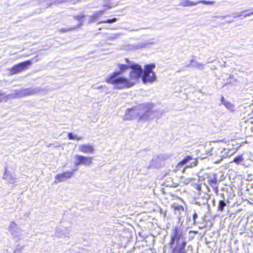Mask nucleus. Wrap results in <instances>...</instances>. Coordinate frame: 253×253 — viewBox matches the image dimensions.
I'll use <instances>...</instances> for the list:
<instances>
[{"label": "nucleus", "mask_w": 253, "mask_h": 253, "mask_svg": "<svg viewBox=\"0 0 253 253\" xmlns=\"http://www.w3.org/2000/svg\"><path fill=\"white\" fill-rule=\"evenodd\" d=\"M152 107V104L146 103L139 104L131 108H128L124 115V120H131L138 117L139 121L146 120L153 112Z\"/></svg>", "instance_id": "obj_1"}, {"label": "nucleus", "mask_w": 253, "mask_h": 253, "mask_svg": "<svg viewBox=\"0 0 253 253\" xmlns=\"http://www.w3.org/2000/svg\"><path fill=\"white\" fill-rule=\"evenodd\" d=\"M119 75L117 73H112L105 78V81L107 84H112L114 88L117 89L129 88L134 85L133 82L126 78L118 77Z\"/></svg>", "instance_id": "obj_2"}, {"label": "nucleus", "mask_w": 253, "mask_h": 253, "mask_svg": "<svg viewBox=\"0 0 253 253\" xmlns=\"http://www.w3.org/2000/svg\"><path fill=\"white\" fill-rule=\"evenodd\" d=\"M155 67L154 64L146 65L144 67V70L142 76V80L145 84L152 83L156 80V77L153 69Z\"/></svg>", "instance_id": "obj_3"}, {"label": "nucleus", "mask_w": 253, "mask_h": 253, "mask_svg": "<svg viewBox=\"0 0 253 253\" xmlns=\"http://www.w3.org/2000/svg\"><path fill=\"white\" fill-rule=\"evenodd\" d=\"M180 239L182 240L181 243L183 241H185V238L183 237L182 234L181 232L179 230V228L178 226H175L173 229V232L171 233L170 235V238L169 242V245L170 247L172 249L174 248V245L175 243H176V246L180 245L181 243H180Z\"/></svg>", "instance_id": "obj_4"}, {"label": "nucleus", "mask_w": 253, "mask_h": 253, "mask_svg": "<svg viewBox=\"0 0 253 253\" xmlns=\"http://www.w3.org/2000/svg\"><path fill=\"white\" fill-rule=\"evenodd\" d=\"M130 68L132 70L129 72V79H128L133 82L134 84L135 82L138 81L141 77L143 70L140 65L135 64L130 65Z\"/></svg>", "instance_id": "obj_5"}, {"label": "nucleus", "mask_w": 253, "mask_h": 253, "mask_svg": "<svg viewBox=\"0 0 253 253\" xmlns=\"http://www.w3.org/2000/svg\"><path fill=\"white\" fill-rule=\"evenodd\" d=\"M76 162L75 165L76 166L79 165H84L85 166H89L92 164L93 157H87L83 155H76L75 156Z\"/></svg>", "instance_id": "obj_6"}, {"label": "nucleus", "mask_w": 253, "mask_h": 253, "mask_svg": "<svg viewBox=\"0 0 253 253\" xmlns=\"http://www.w3.org/2000/svg\"><path fill=\"white\" fill-rule=\"evenodd\" d=\"M73 171H67L57 174L55 176L54 182L57 183L70 178L73 175Z\"/></svg>", "instance_id": "obj_7"}, {"label": "nucleus", "mask_w": 253, "mask_h": 253, "mask_svg": "<svg viewBox=\"0 0 253 253\" xmlns=\"http://www.w3.org/2000/svg\"><path fill=\"white\" fill-rule=\"evenodd\" d=\"M79 151L84 154H92L94 151V148L93 145L84 144L79 146Z\"/></svg>", "instance_id": "obj_8"}, {"label": "nucleus", "mask_w": 253, "mask_h": 253, "mask_svg": "<svg viewBox=\"0 0 253 253\" xmlns=\"http://www.w3.org/2000/svg\"><path fill=\"white\" fill-rule=\"evenodd\" d=\"M186 242L183 241L180 245L175 246L172 250V253H186L185 246Z\"/></svg>", "instance_id": "obj_9"}, {"label": "nucleus", "mask_w": 253, "mask_h": 253, "mask_svg": "<svg viewBox=\"0 0 253 253\" xmlns=\"http://www.w3.org/2000/svg\"><path fill=\"white\" fill-rule=\"evenodd\" d=\"M194 179V178H186L184 176H181L179 177V182H178V186H186Z\"/></svg>", "instance_id": "obj_10"}, {"label": "nucleus", "mask_w": 253, "mask_h": 253, "mask_svg": "<svg viewBox=\"0 0 253 253\" xmlns=\"http://www.w3.org/2000/svg\"><path fill=\"white\" fill-rule=\"evenodd\" d=\"M165 184L167 186L175 188L178 186V182H174L171 177H167L165 181Z\"/></svg>", "instance_id": "obj_11"}, {"label": "nucleus", "mask_w": 253, "mask_h": 253, "mask_svg": "<svg viewBox=\"0 0 253 253\" xmlns=\"http://www.w3.org/2000/svg\"><path fill=\"white\" fill-rule=\"evenodd\" d=\"M208 183L213 188L214 192L217 193L218 192V187L217 179L215 177L211 178L208 180Z\"/></svg>", "instance_id": "obj_12"}, {"label": "nucleus", "mask_w": 253, "mask_h": 253, "mask_svg": "<svg viewBox=\"0 0 253 253\" xmlns=\"http://www.w3.org/2000/svg\"><path fill=\"white\" fill-rule=\"evenodd\" d=\"M105 10H99L94 13L89 18L90 23H94L96 22L104 13Z\"/></svg>", "instance_id": "obj_13"}, {"label": "nucleus", "mask_w": 253, "mask_h": 253, "mask_svg": "<svg viewBox=\"0 0 253 253\" xmlns=\"http://www.w3.org/2000/svg\"><path fill=\"white\" fill-rule=\"evenodd\" d=\"M220 196L224 199V195L223 194H220ZM226 206H227V202H226L224 200H220L218 202L217 210L220 211H223Z\"/></svg>", "instance_id": "obj_14"}, {"label": "nucleus", "mask_w": 253, "mask_h": 253, "mask_svg": "<svg viewBox=\"0 0 253 253\" xmlns=\"http://www.w3.org/2000/svg\"><path fill=\"white\" fill-rule=\"evenodd\" d=\"M32 64V61L31 60H26L19 63L22 71L28 69Z\"/></svg>", "instance_id": "obj_15"}, {"label": "nucleus", "mask_w": 253, "mask_h": 253, "mask_svg": "<svg viewBox=\"0 0 253 253\" xmlns=\"http://www.w3.org/2000/svg\"><path fill=\"white\" fill-rule=\"evenodd\" d=\"M22 72L19 63L13 65L10 69V73L11 75L16 74Z\"/></svg>", "instance_id": "obj_16"}, {"label": "nucleus", "mask_w": 253, "mask_h": 253, "mask_svg": "<svg viewBox=\"0 0 253 253\" xmlns=\"http://www.w3.org/2000/svg\"><path fill=\"white\" fill-rule=\"evenodd\" d=\"M118 67L119 70L115 71L113 73H117L118 74L120 75L121 74L124 73L126 70H127L128 68H130V66L126 64H120L118 65Z\"/></svg>", "instance_id": "obj_17"}, {"label": "nucleus", "mask_w": 253, "mask_h": 253, "mask_svg": "<svg viewBox=\"0 0 253 253\" xmlns=\"http://www.w3.org/2000/svg\"><path fill=\"white\" fill-rule=\"evenodd\" d=\"M198 3L197 2L191 1L189 0H185L181 3V5L183 7L191 6L196 5Z\"/></svg>", "instance_id": "obj_18"}, {"label": "nucleus", "mask_w": 253, "mask_h": 253, "mask_svg": "<svg viewBox=\"0 0 253 253\" xmlns=\"http://www.w3.org/2000/svg\"><path fill=\"white\" fill-rule=\"evenodd\" d=\"M221 101L222 104L228 109L233 110L234 105L230 102L224 100V97H222Z\"/></svg>", "instance_id": "obj_19"}, {"label": "nucleus", "mask_w": 253, "mask_h": 253, "mask_svg": "<svg viewBox=\"0 0 253 253\" xmlns=\"http://www.w3.org/2000/svg\"><path fill=\"white\" fill-rule=\"evenodd\" d=\"M193 158L191 156H186L183 159L179 162L177 165V168L179 166L186 164L189 161L192 160Z\"/></svg>", "instance_id": "obj_20"}, {"label": "nucleus", "mask_w": 253, "mask_h": 253, "mask_svg": "<svg viewBox=\"0 0 253 253\" xmlns=\"http://www.w3.org/2000/svg\"><path fill=\"white\" fill-rule=\"evenodd\" d=\"M244 160V158L243 157V155H240L239 156H238L237 157H235L232 162L235 163L236 164L239 165L242 162H243Z\"/></svg>", "instance_id": "obj_21"}, {"label": "nucleus", "mask_w": 253, "mask_h": 253, "mask_svg": "<svg viewBox=\"0 0 253 253\" xmlns=\"http://www.w3.org/2000/svg\"><path fill=\"white\" fill-rule=\"evenodd\" d=\"M68 137L70 140H80L82 139L81 137H78L76 135H74L72 132H69L68 133Z\"/></svg>", "instance_id": "obj_22"}, {"label": "nucleus", "mask_w": 253, "mask_h": 253, "mask_svg": "<svg viewBox=\"0 0 253 253\" xmlns=\"http://www.w3.org/2000/svg\"><path fill=\"white\" fill-rule=\"evenodd\" d=\"M117 20V19L116 18H113L112 19H108L106 20H103L100 21L98 23V24H101V23H112L113 22H116Z\"/></svg>", "instance_id": "obj_23"}, {"label": "nucleus", "mask_w": 253, "mask_h": 253, "mask_svg": "<svg viewBox=\"0 0 253 253\" xmlns=\"http://www.w3.org/2000/svg\"><path fill=\"white\" fill-rule=\"evenodd\" d=\"M197 3L198 4L199 3H202L206 5H212L214 3V1H206V0H199L197 1Z\"/></svg>", "instance_id": "obj_24"}, {"label": "nucleus", "mask_w": 253, "mask_h": 253, "mask_svg": "<svg viewBox=\"0 0 253 253\" xmlns=\"http://www.w3.org/2000/svg\"><path fill=\"white\" fill-rule=\"evenodd\" d=\"M194 187L197 190L198 194L200 195L201 193V185L199 183H195L193 185Z\"/></svg>", "instance_id": "obj_25"}, {"label": "nucleus", "mask_w": 253, "mask_h": 253, "mask_svg": "<svg viewBox=\"0 0 253 253\" xmlns=\"http://www.w3.org/2000/svg\"><path fill=\"white\" fill-rule=\"evenodd\" d=\"M198 164L197 161H195L194 162H193L192 163H191L189 165L185 167V168L182 170V172H184L185 171V170L186 168H192L197 166Z\"/></svg>", "instance_id": "obj_26"}, {"label": "nucleus", "mask_w": 253, "mask_h": 253, "mask_svg": "<svg viewBox=\"0 0 253 253\" xmlns=\"http://www.w3.org/2000/svg\"><path fill=\"white\" fill-rule=\"evenodd\" d=\"M193 233L194 236H192L191 237H189V240H192L194 238V236L198 233V231H194V230H190L189 231V234Z\"/></svg>", "instance_id": "obj_27"}, {"label": "nucleus", "mask_w": 253, "mask_h": 253, "mask_svg": "<svg viewBox=\"0 0 253 253\" xmlns=\"http://www.w3.org/2000/svg\"><path fill=\"white\" fill-rule=\"evenodd\" d=\"M85 16L84 15H77L75 17V19L78 20V21H81L84 18Z\"/></svg>", "instance_id": "obj_28"}, {"label": "nucleus", "mask_w": 253, "mask_h": 253, "mask_svg": "<svg viewBox=\"0 0 253 253\" xmlns=\"http://www.w3.org/2000/svg\"><path fill=\"white\" fill-rule=\"evenodd\" d=\"M69 31H70L69 29H66V28H62L59 30V31L61 33H65V32H68Z\"/></svg>", "instance_id": "obj_29"}, {"label": "nucleus", "mask_w": 253, "mask_h": 253, "mask_svg": "<svg viewBox=\"0 0 253 253\" xmlns=\"http://www.w3.org/2000/svg\"><path fill=\"white\" fill-rule=\"evenodd\" d=\"M197 217V214L196 212H195L193 215V222L194 224H195L196 219Z\"/></svg>", "instance_id": "obj_30"}, {"label": "nucleus", "mask_w": 253, "mask_h": 253, "mask_svg": "<svg viewBox=\"0 0 253 253\" xmlns=\"http://www.w3.org/2000/svg\"><path fill=\"white\" fill-rule=\"evenodd\" d=\"M253 14V12H250V13H249L246 14L244 16V17H248V16H251V15H252Z\"/></svg>", "instance_id": "obj_31"}, {"label": "nucleus", "mask_w": 253, "mask_h": 253, "mask_svg": "<svg viewBox=\"0 0 253 253\" xmlns=\"http://www.w3.org/2000/svg\"><path fill=\"white\" fill-rule=\"evenodd\" d=\"M125 61L126 62V63H130V61H129V60L128 59V58H125Z\"/></svg>", "instance_id": "obj_32"}, {"label": "nucleus", "mask_w": 253, "mask_h": 253, "mask_svg": "<svg viewBox=\"0 0 253 253\" xmlns=\"http://www.w3.org/2000/svg\"><path fill=\"white\" fill-rule=\"evenodd\" d=\"M240 16H241V15H238V16H235L234 17H235V18H236V17H240Z\"/></svg>", "instance_id": "obj_33"}, {"label": "nucleus", "mask_w": 253, "mask_h": 253, "mask_svg": "<svg viewBox=\"0 0 253 253\" xmlns=\"http://www.w3.org/2000/svg\"><path fill=\"white\" fill-rule=\"evenodd\" d=\"M65 1H66V0H63L61 2H65Z\"/></svg>", "instance_id": "obj_34"}, {"label": "nucleus", "mask_w": 253, "mask_h": 253, "mask_svg": "<svg viewBox=\"0 0 253 253\" xmlns=\"http://www.w3.org/2000/svg\"><path fill=\"white\" fill-rule=\"evenodd\" d=\"M219 142H223V140H219Z\"/></svg>", "instance_id": "obj_35"}]
</instances>
